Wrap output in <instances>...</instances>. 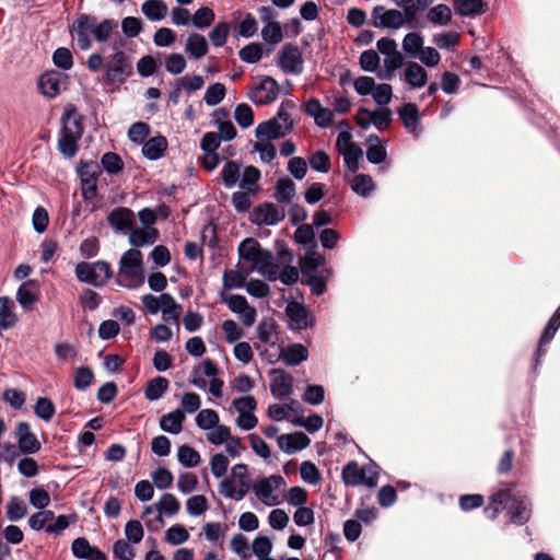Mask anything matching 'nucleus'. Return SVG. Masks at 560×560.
<instances>
[{"label":"nucleus","mask_w":560,"mask_h":560,"mask_svg":"<svg viewBox=\"0 0 560 560\" xmlns=\"http://www.w3.org/2000/svg\"><path fill=\"white\" fill-rule=\"evenodd\" d=\"M238 267L249 275L257 271L269 280L278 279V265L270 252L260 247L254 238L244 240L238 246Z\"/></svg>","instance_id":"1"},{"label":"nucleus","mask_w":560,"mask_h":560,"mask_svg":"<svg viewBox=\"0 0 560 560\" xmlns=\"http://www.w3.org/2000/svg\"><path fill=\"white\" fill-rule=\"evenodd\" d=\"M116 24L110 20L97 22L95 18L88 15L79 16L71 25V34L77 39L81 50H88L92 46L91 36L97 42L107 40Z\"/></svg>","instance_id":"2"},{"label":"nucleus","mask_w":560,"mask_h":560,"mask_svg":"<svg viewBox=\"0 0 560 560\" xmlns=\"http://www.w3.org/2000/svg\"><path fill=\"white\" fill-rule=\"evenodd\" d=\"M143 256L139 249L126 250L119 260L117 283L128 289H137L144 282Z\"/></svg>","instance_id":"3"},{"label":"nucleus","mask_w":560,"mask_h":560,"mask_svg":"<svg viewBox=\"0 0 560 560\" xmlns=\"http://www.w3.org/2000/svg\"><path fill=\"white\" fill-rule=\"evenodd\" d=\"M285 486L287 482L282 476L271 475L256 479L252 490L259 502L267 506H276L283 501Z\"/></svg>","instance_id":"4"},{"label":"nucleus","mask_w":560,"mask_h":560,"mask_svg":"<svg viewBox=\"0 0 560 560\" xmlns=\"http://www.w3.org/2000/svg\"><path fill=\"white\" fill-rule=\"evenodd\" d=\"M248 469L245 464H236L231 469V476L219 485V492L224 498L241 501L249 490Z\"/></svg>","instance_id":"5"},{"label":"nucleus","mask_w":560,"mask_h":560,"mask_svg":"<svg viewBox=\"0 0 560 560\" xmlns=\"http://www.w3.org/2000/svg\"><path fill=\"white\" fill-rule=\"evenodd\" d=\"M75 276L81 282L101 287L112 277V268L108 262L103 260L91 264L82 261L75 266Z\"/></svg>","instance_id":"6"},{"label":"nucleus","mask_w":560,"mask_h":560,"mask_svg":"<svg viewBox=\"0 0 560 560\" xmlns=\"http://www.w3.org/2000/svg\"><path fill=\"white\" fill-rule=\"evenodd\" d=\"M132 73V65L124 51L114 52L104 66V81L121 84Z\"/></svg>","instance_id":"7"},{"label":"nucleus","mask_w":560,"mask_h":560,"mask_svg":"<svg viewBox=\"0 0 560 560\" xmlns=\"http://www.w3.org/2000/svg\"><path fill=\"white\" fill-rule=\"evenodd\" d=\"M342 478L347 485H364L373 488L377 485V472L371 466L360 467L355 462H351L342 470Z\"/></svg>","instance_id":"8"},{"label":"nucleus","mask_w":560,"mask_h":560,"mask_svg":"<svg viewBox=\"0 0 560 560\" xmlns=\"http://www.w3.org/2000/svg\"><path fill=\"white\" fill-rule=\"evenodd\" d=\"M280 93L278 82L271 77H264L258 83L253 85L247 97L256 105H267L273 103Z\"/></svg>","instance_id":"9"},{"label":"nucleus","mask_w":560,"mask_h":560,"mask_svg":"<svg viewBox=\"0 0 560 560\" xmlns=\"http://www.w3.org/2000/svg\"><path fill=\"white\" fill-rule=\"evenodd\" d=\"M232 406L238 415L235 423L240 429L248 431L257 425L258 419L254 415L257 401L253 396L236 398L233 400Z\"/></svg>","instance_id":"10"},{"label":"nucleus","mask_w":560,"mask_h":560,"mask_svg":"<svg viewBox=\"0 0 560 560\" xmlns=\"http://www.w3.org/2000/svg\"><path fill=\"white\" fill-rule=\"evenodd\" d=\"M336 148L343 156L348 170L352 173L357 172L363 152L358 144L352 142V136L349 131H342L338 135Z\"/></svg>","instance_id":"11"},{"label":"nucleus","mask_w":560,"mask_h":560,"mask_svg":"<svg viewBox=\"0 0 560 560\" xmlns=\"http://www.w3.org/2000/svg\"><path fill=\"white\" fill-rule=\"evenodd\" d=\"M154 508L158 511V515L154 520L145 521V525L149 529H158L164 525L163 515L174 516L180 510V503L176 497L172 493H164L161 495L159 501L154 503Z\"/></svg>","instance_id":"12"},{"label":"nucleus","mask_w":560,"mask_h":560,"mask_svg":"<svg viewBox=\"0 0 560 560\" xmlns=\"http://www.w3.org/2000/svg\"><path fill=\"white\" fill-rule=\"evenodd\" d=\"M78 172L81 178L83 198L93 199L97 192V178L101 174L98 164L94 161L81 162Z\"/></svg>","instance_id":"13"},{"label":"nucleus","mask_w":560,"mask_h":560,"mask_svg":"<svg viewBox=\"0 0 560 560\" xmlns=\"http://www.w3.org/2000/svg\"><path fill=\"white\" fill-rule=\"evenodd\" d=\"M302 51L293 45H284L278 55L277 65L287 74H300L303 71Z\"/></svg>","instance_id":"14"},{"label":"nucleus","mask_w":560,"mask_h":560,"mask_svg":"<svg viewBox=\"0 0 560 560\" xmlns=\"http://www.w3.org/2000/svg\"><path fill=\"white\" fill-rule=\"evenodd\" d=\"M67 80L68 77L59 71H47L40 75L38 88L44 96L55 98L66 88Z\"/></svg>","instance_id":"15"},{"label":"nucleus","mask_w":560,"mask_h":560,"mask_svg":"<svg viewBox=\"0 0 560 560\" xmlns=\"http://www.w3.org/2000/svg\"><path fill=\"white\" fill-rule=\"evenodd\" d=\"M407 22V15L399 10L376 8L373 11V23L376 27H385L389 30H399Z\"/></svg>","instance_id":"16"},{"label":"nucleus","mask_w":560,"mask_h":560,"mask_svg":"<svg viewBox=\"0 0 560 560\" xmlns=\"http://www.w3.org/2000/svg\"><path fill=\"white\" fill-rule=\"evenodd\" d=\"M270 390L277 399H288L293 393V377L283 370L271 371Z\"/></svg>","instance_id":"17"},{"label":"nucleus","mask_w":560,"mask_h":560,"mask_svg":"<svg viewBox=\"0 0 560 560\" xmlns=\"http://www.w3.org/2000/svg\"><path fill=\"white\" fill-rule=\"evenodd\" d=\"M15 438L18 440L20 451L24 454H34L40 448V442L31 431V427L26 422H20L16 425Z\"/></svg>","instance_id":"18"},{"label":"nucleus","mask_w":560,"mask_h":560,"mask_svg":"<svg viewBox=\"0 0 560 560\" xmlns=\"http://www.w3.org/2000/svg\"><path fill=\"white\" fill-rule=\"evenodd\" d=\"M279 350L277 358H267L269 363H275L278 359H282L287 365H298L308 358L307 349L301 343H294L287 348L279 346Z\"/></svg>","instance_id":"19"},{"label":"nucleus","mask_w":560,"mask_h":560,"mask_svg":"<svg viewBox=\"0 0 560 560\" xmlns=\"http://www.w3.org/2000/svg\"><path fill=\"white\" fill-rule=\"evenodd\" d=\"M293 260V255L288 250L279 253L278 258L275 262L278 265V279L284 284H292L299 279L298 268L290 266Z\"/></svg>","instance_id":"20"},{"label":"nucleus","mask_w":560,"mask_h":560,"mask_svg":"<svg viewBox=\"0 0 560 560\" xmlns=\"http://www.w3.org/2000/svg\"><path fill=\"white\" fill-rule=\"evenodd\" d=\"M311 440L303 432H294L278 436V445L287 454H293L307 447Z\"/></svg>","instance_id":"21"},{"label":"nucleus","mask_w":560,"mask_h":560,"mask_svg":"<svg viewBox=\"0 0 560 560\" xmlns=\"http://www.w3.org/2000/svg\"><path fill=\"white\" fill-rule=\"evenodd\" d=\"M305 113L314 118L317 126L326 128L334 121L331 109L324 107L317 98H311L305 105Z\"/></svg>","instance_id":"22"},{"label":"nucleus","mask_w":560,"mask_h":560,"mask_svg":"<svg viewBox=\"0 0 560 560\" xmlns=\"http://www.w3.org/2000/svg\"><path fill=\"white\" fill-rule=\"evenodd\" d=\"M283 219V213L273 205L265 203L256 208L253 212V222L256 224L273 225Z\"/></svg>","instance_id":"23"},{"label":"nucleus","mask_w":560,"mask_h":560,"mask_svg":"<svg viewBox=\"0 0 560 560\" xmlns=\"http://www.w3.org/2000/svg\"><path fill=\"white\" fill-rule=\"evenodd\" d=\"M404 79L411 89H420L427 84L428 73L421 65L410 61L404 70Z\"/></svg>","instance_id":"24"},{"label":"nucleus","mask_w":560,"mask_h":560,"mask_svg":"<svg viewBox=\"0 0 560 560\" xmlns=\"http://www.w3.org/2000/svg\"><path fill=\"white\" fill-rule=\"evenodd\" d=\"M287 135V125L283 127L277 125L273 121L267 120L260 122L255 130V136L257 140L269 141L276 140L278 138L284 137Z\"/></svg>","instance_id":"25"},{"label":"nucleus","mask_w":560,"mask_h":560,"mask_svg":"<svg viewBox=\"0 0 560 560\" xmlns=\"http://www.w3.org/2000/svg\"><path fill=\"white\" fill-rule=\"evenodd\" d=\"M159 238V232L151 226L132 229L129 233V243L136 247L153 244Z\"/></svg>","instance_id":"26"},{"label":"nucleus","mask_w":560,"mask_h":560,"mask_svg":"<svg viewBox=\"0 0 560 560\" xmlns=\"http://www.w3.org/2000/svg\"><path fill=\"white\" fill-rule=\"evenodd\" d=\"M108 221L117 231H127L132 228L135 214L128 208H118L109 214Z\"/></svg>","instance_id":"27"},{"label":"nucleus","mask_w":560,"mask_h":560,"mask_svg":"<svg viewBox=\"0 0 560 560\" xmlns=\"http://www.w3.org/2000/svg\"><path fill=\"white\" fill-rule=\"evenodd\" d=\"M186 417L183 410L175 409L160 419V428L171 434H178L183 430Z\"/></svg>","instance_id":"28"},{"label":"nucleus","mask_w":560,"mask_h":560,"mask_svg":"<svg viewBox=\"0 0 560 560\" xmlns=\"http://www.w3.org/2000/svg\"><path fill=\"white\" fill-rule=\"evenodd\" d=\"M185 50L195 59L205 57L208 54V43L206 37L199 33H191L186 39Z\"/></svg>","instance_id":"29"},{"label":"nucleus","mask_w":560,"mask_h":560,"mask_svg":"<svg viewBox=\"0 0 560 560\" xmlns=\"http://www.w3.org/2000/svg\"><path fill=\"white\" fill-rule=\"evenodd\" d=\"M257 338L265 342L275 346L278 341L277 325L272 318H264L256 327Z\"/></svg>","instance_id":"30"},{"label":"nucleus","mask_w":560,"mask_h":560,"mask_svg":"<svg viewBox=\"0 0 560 560\" xmlns=\"http://www.w3.org/2000/svg\"><path fill=\"white\" fill-rule=\"evenodd\" d=\"M167 148L165 137L158 136L145 141L142 145V153L149 160H158L162 156Z\"/></svg>","instance_id":"31"},{"label":"nucleus","mask_w":560,"mask_h":560,"mask_svg":"<svg viewBox=\"0 0 560 560\" xmlns=\"http://www.w3.org/2000/svg\"><path fill=\"white\" fill-rule=\"evenodd\" d=\"M141 11L150 21H161L167 15L168 8L163 0H148Z\"/></svg>","instance_id":"32"},{"label":"nucleus","mask_w":560,"mask_h":560,"mask_svg":"<svg viewBox=\"0 0 560 560\" xmlns=\"http://www.w3.org/2000/svg\"><path fill=\"white\" fill-rule=\"evenodd\" d=\"M62 135L81 138L83 129L79 114L74 109H69L62 117Z\"/></svg>","instance_id":"33"},{"label":"nucleus","mask_w":560,"mask_h":560,"mask_svg":"<svg viewBox=\"0 0 560 560\" xmlns=\"http://www.w3.org/2000/svg\"><path fill=\"white\" fill-rule=\"evenodd\" d=\"M182 306L178 305L170 294H162L160 312H162V317L164 320L177 322L182 315Z\"/></svg>","instance_id":"34"},{"label":"nucleus","mask_w":560,"mask_h":560,"mask_svg":"<svg viewBox=\"0 0 560 560\" xmlns=\"http://www.w3.org/2000/svg\"><path fill=\"white\" fill-rule=\"evenodd\" d=\"M351 189L359 196L366 198L374 190V182L370 175L358 174L350 180Z\"/></svg>","instance_id":"35"},{"label":"nucleus","mask_w":560,"mask_h":560,"mask_svg":"<svg viewBox=\"0 0 560 560\" xmlns=\"http://www.w3.org/2000/svg\"><path fill=\"white\" fill-rule=\"evenodd\" d=\"M404 57L397 51L393 55L385 56L383 62V69L377 73L380 79L388 80L394 75V72L402 66Z\"/></svg>","instance_id":"36"},{"label":"nucleus","mask_w":560,"mask_h":560,"mask_svg":"<svg viewBox=\"0 0 560 560\" xmlns=\"http://www.w3.org/2000/svg\"><path fill=\"white\" fill-rule=\"evenodd\" d=\"M369 148L366 150V158L369 162L378 164L385 161L387 153L385 147L381 143L377 136H370L368 139Z\"/></svg>","instance_id":"37"},{"label":"nucleus","mask_w":560,"mask_h":560,"mask_svg":"<svg viewBox=\"0 0 560 560\" xmlns=\"http://www.w3.org/2000/svg\"><path fill=\"white\" fill-rule=\"evenodd\" d=\"M261 37L265 43L272 46L280 44L283 39V31L281 24L279 22L269 21L261 28Z\"/></svg>","instance_id":"38"},{"label":"nucleus","mask_w":560,"mask_h":560,"mask_svg":"<svg viewBox=\"0 0 560 560\" xmlns=\"http://www.w3.org/2000/svg\"><path fill=\"white\" fill-rule=\"evenodd\" d=\"M12 301L7 298H0V327L2 329L11 328L16 323V315L12 311Z\"/></svg>","instance_id":"39"},{"label":"nucleus","mask_w":560,"mask_h":560,"mask_svg":"<svg viewBox=\"0 0 560 560\" xmlns=\"http://www.w3.org/2000/svg\"><path fill=\"white\" fill-rule=\"evenodd\" d=\"M168 388V381L165 377L158 376L151 380L145 387V398L153 401L160 399Z\"/></svg>","instance_id":"40"},{"label":"nucleus","mask_w":560,"mask_h":560,"mask_svg":"<svg viewBox=\"0 0 560 560\" xmlns=\"http://www.w3.org/2000/svg\"><path fill=\"white\" fill-rule=\"evenodd\" d=\"M511 521L516 524L525 523L530 515L529 503L525 500H513L510 506Z\"/></svg>","instance_id":"41"},{"label":"nucleus","mask_w":560,"mask_h":560,"mask_svg":"<svg viewBox=\"0 0 560 560\" xmlns=\"http://www.w3.org/2000/svg\"><path fill=\"white\" fill-rule=\"evenodd\" d=\"M423 48V37L416 32L408 33L402 39V49L411 58H416Z\"/></svg>","instance_id":"42"},{"label":"nucleus","mask_w":560,"mask_h":560,"mask_svg":"<svg viewBox=\"0 0 560 560\" xmlns=\"http://www.w3.org/2000/svg\"><path fill=\"white\" fill-rule=\"evenodd\" d=\"M455 11L460 15H476L483 12L482 0H455Z\"/></svg>","instance_id":"43"},{"label":"nucleus","mask_w":560,"mask_h":560,"mask_svg":"<svg viewBox=\"0 0 560 560\" xmlns=\"http://www.w3.org/2000/svg\"><path fill=\"white\" fill-rule=\"evenodd\" d=\"M190 535L182 524L172 525L166 529L164 539L172 546H178L186 542Z\"/></svg>","instance_id":"44"},{"label":"nucleus","mask_w":560,"mask_h":560,"mask_svg":"<svg viewBox=\"0 0 560 560\" xmlns=\"http://www.w3.org/2000/svg\"><path fill=\"white\" fill-rule=\"evenodd\" d=\"M177 459L185 467H196L199 465L200 454L189 445H180L177 450Z\"/></svg>","instance_id":"45"},{"label":"nucleus","mask_w":560,"mask_h":560,"mask_svg":"<svg viewBox=\"0 0 560 560\" xmlns=\"http://www.w3.org/2000/svg\"><path fill=\"white\" fill-rule=\"evenodd\" d=\"M249 276L238 267L237 270H229L223 275V285L228 290L238 289L245 284L246 278Z\"/></svg>","instance_id":"46"},{"label":"nucleus","mask_w":560,"mask_h":560,"mask_svg":"<svg viewBox=\"0 0 560 560\" xmlns=\"http://www.w3.org/2000/svg\"><path fill=\"white\" fill-rule=\"evenodd\" d=\"M511 499V493L509 490H501L498 493L493 494L490 499V503L486 509V513H488V517L494 520L502 506Z\"/></svg>","instance_id":"47"},{"label":"nucleus","mask_w":560,"mask_h":560,"mask_svg":"<svg viewBox=\"0 0 560 560\" xmlns=\"http://www.w3.org/2000/svg\"><path fill=\"white\" fill-rule=\"evenodd\" d=\"M452 19V11L446 4H438L428 12V20L434 24L447 25Z\"/></svg>","instance_id":"48"},{"label":"nucleus","mask_w":560,"mask_h":560,"mask_svg":"<svg viewBox=\"0 0 560 560\" xmlns=\"http://www.w3.org/2000/svg\"><path fill=\"white\" fill-rule=\"evenodd\" d=\"M175 85L183 89L186 93L199 91L205 85V80L201 75H184L175 80Z\"/></svg>","instance_id":"49"},{"label":"nucleus","mask_w":560,"mask_h":560,"mask_svg":"<svg viewBox=\"0 0 560 560\" xmlns=\"http://www.w3.org/2000/svg\"><path fill=\"white\" fill-rule=\"evenodd\" d=\"M225 96V86L220 82L209 85L205 92L203 101L208 106H215L222 102Z\"/></svg>","instance_id":"50"},{"label":"nucleus","mask_w":560,"mask_h":560,"mask_svg":"<svg viewBox=\"0 0 560 560\" xmlns=\"http://www.w3.org/2000/svg\"><path fill=\"white\" fill-rule=\"evenodd\" d=\"M195 420L199 429L208 431L219 424V415L212 409H202Z\"/></svg>","instance_id":"51"},{"label":"nucleus","mask_w":560,"mask_h":560,"mask_svg":"<svg viewBox=\"0 0 560 560\" xmlns=\"http://www.w3.org/2000/svg\"><path fill=\"white\" fill-rule=\"evenodd\" d=\"M323 264L324 257L315 250H310L301 260V270L305 275L311 276Z\"/></svg>","instance_id":"52"},{"label":"nucleus","mask_w":560,"mask_h":560,"mask_svg":"<svg viewBox=\"0 0 560 560\" xmlns=\"http://www.w3.org/2000/svg\"><path fill=\"white\" fill-rule=\"evenodd\" d=\"M399 117L402 120L406 128L415 130L419 120L418 107L412 104H406L399 112Z\"/></svg>","instance_id":"53"},{"label":"nucleus","mask_w":560,"mask_h":560,"mask_svg":"<svg viewBox=\"0 0 560 560\" xmlns=\"http://www.w3.org/2000/svg\"><path fill=\"white\" fill-rule=\"evenodd\" d=\"M287 314L289 318L295 323L298 328L307 326L306 310L301 304L296 302L289 303L287 306Z\"/></svg>","instance_id":"54"},{"label":"nucleus","mask_w":560,"mask_h":560,"mask_svg":"<svg viewBox=\"0 0 560 560\" xmlns=\"http://www.w3.org/2000/svg\"><path fill=\"white\" fill-rule=\"evenodd\" d=\"M34 281L24 282L16 292V301L22 307H28L37 301V294L31 289Z\"/></svg>","instance_id":"55"},{"label":"nucleus","mask_w":560,"mask_h":560,"mask_svg":"<svg viewBox=\"0 0 560 560\" xmlns=\"http://www.w3.org/2000/svg\"><path fill=\"white\" fill-rule=\"evenodd\" d=\"M35 415L44 421H50L56 412L55 405L48 398L40 397L34 406Z\"/></svg>","instance_id":"56"},{"label":"nucleus","mask_w":560,"mask_h":560,"mask_svg":"<svg viewBox=\"0 0 560 560\" xmlns=\"http://www.w3.org/2000/svg\"><path fill=\"white\" fill-rule=\"evenodd\" d=\"M27 513V506L25 502L20 498H12L7 505V517L10 521H19L23 518Z\"/></svg>","instance_id":"57"},{"label":"nucleus","mask_w":560,"mask_h":560,"mask_svg":"<svg viewBox=\"0 0 560 560\" xmlns=\"http://www.w3.org/2000/svg\"><path fill=\"white\" fill-rule=\"evenodd\" d=\"M208 509V500L205 495L196 494L186 501V511L190 516H199Z\"/></svg>","instance_id":"58"},{"label":"nucleus","mask_w":560,"mask_h":560,"mask_svg":"<svg viewBox=\"0 0 560 560\" xmlns=\"http://www.w3.org/2000/svg\"><path fill=\"white\" fill-rule=\"evenodd\" d=\"M214 18L215 15L212 9L202 7L194 13L191 21L196 27L205 28L213 23Z\"/></svg>","instance_id":"59"},{"label":"nucleus","mask_w":560,"mask_h":560,"mask_svg":"<svg viewBox=\"0 0 560 560\" xmlns=\"http://www.w3.org/2000/svg\"><path fill=\"white\" fill-rule=\"evenodd\" d=\"M301 479L308 485H316L320 480V471L311 462H303L300 466Z\"/></svg>","instance_id":"60"},{"label":"nucleus","mask_w":560,"mask_h":560,"mask_svg":"<svg viewBox=\"0 0 560 560\" xmlns=\"http://www.w3.org/2000/svg\"><path fill=\"white\" fill-rule=\"evenodd\" d=\"M54 518L55 514L52 511L44 510L31 515L28 518V525L34 530H40L44 527L46 528V526L52 522Z\"/></svg>","instance_id":"61"},{"label":"nucleus","mask_w":560,"mask_h":560,"mask_svg":"<svg viewBox=\"0 0 560 560\" xmlns=\"http://www.w3.org/2000/svg\"><path fill=\"white\" fill-rule=\"evenodd\" d=\"M52 61L56 67L69 70L73 66L72 52L66 47H59L52 54Z\"/></svg>","instance_id":"62"},{"label":"nucleus","mask_w":560,"mask_h":560,"mask_svg":"<svg viewBox=\"0 0 560 560\" xmlns=\"http://www.w3.org/2000/svg\"><path fill=\"white\" fill-rule=\"evenodd\" d=\"M295 194V185L289 178L278 180L276 197L281 202H289Z\"/></svg>","instance_id":"63"},{"label":"nucleus","mask_w":560,"mask_h":560,"mask_svg":"<svg viewBox=\"0 0 560 560\" xmlns=\"http://www.w3.org/2000/svg\"><path fill=\"white\" fill-rule=\"evenodd\" d=\"M234 119L241 127L248 128L254 122L253 109L247 104H238L234 110Z\"/></svg>","instance_id":"64"}]
</instances>
